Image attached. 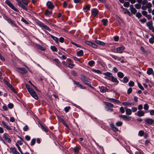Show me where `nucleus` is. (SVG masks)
<instances>
[{
    "label": "nucleus",
    "mask_w": 154,
    "mask_h": 154,
    "mask_svg": "<svg viewBox=\"0 0 154 154\" xmlns=\"http://www.w3.org/2000/svg\"><path fill=\"white\" fill-rule=\"evenodd\" d=\"M103 74L105 75L106 77H104L106 79L111 81L113 82L118 83L119 82L117 79L112 76V73L109 72H106L103 73Z\"/></svg>",
    "instance_id": "f257e3e1"
},
{
    "label": "nucleus",
    "mask_w": 154,
    "mask_h": 154,
    "mask_svg": "<svg viewBox=\"0 0 154 154\" xmlns=\"http://www.w3.org/2000/svg\"><path fill=\"white\" fill-rule=\"evenodd\" d=\"M81 79L83 82V83L87 85L90 87H92L91 85L89 82V79L86 78L84 75H81Z\"/></svg>",
    "instance_id": "f03ea898"
},
{
    "label": "nucleus",
    "mask_w": 154,
    "mask_h": 154,
    "mask_svg": "<svg viewBox=\"0 0 154 154\" xmlns=\"http://www.w3.org/2000/svg\"><path fill=\"white\" fill-rule=\"evenodd\" d=\"M146 24L149 29L154 33V27L153 26L152 22V21L148 22L146 23Z\"/></svg>",
    "instance_id": "7ed1b4c3"
},
{
    "label": "nucleus",
    "mask_w": 154,
    "mask_h": 154,
    "mask_svg": "<svg viewBox=\"0 0 154 154\" xmlns=\"http://www.w3.org/2000/svg\"><path fill=\"white\" fill-rule=\"evenodd\" d=\"M144 121L146 123L149 125H152L154 123V120L150 118H147L145 119Z\"/></svg>",
    "instance_id": "20e7f679"
},
{
    "label": "nucleus",
    "mask_w": 154,
    "mask_h": 154,
    "mask_svg": "<svg viewBox=\"0 0 154 154\" xmlns=\"http://www.w3.org/2000/svg\"><path fill=\"white\" fill-rule=\"evenodd\" d=\"M85 42L86 44L92 47L93 48H97V45L95 43H93L88 41H86Z\"/></svg>",
    "instance_id": "39448f33"
},
{
    "label": "nucleus",
    "mask_w": 154,
    "mask_h": 154,
    "mask_svg": "<svg viewBox=\"0 0 154 154\" xmlns=\"http://www.w3.org/2000/svg\"><path fill=\"white\" fill-rule=\"evenodd\" d=\"M5 17V19L7 20L9 23L11 24L12 25H14L15 26H16V24L15 23L14 21L7 17Z\"/></svg>",
    "instance_id": "423d86ee"
},
{
    "label": "nucleus",
    "mask_w": 154,
    "mask_h": 154,
    "mask_svg": "<svg viewBox=\"0 0 154 154\" xmlns=\"http://www.w3.org/2000/svg\"><path fill=\"white\" fill-rule=\"evenodd\" d=\"M2 124L4 127L6 128L9 131L11 129V128L4 121H2Z\"/></svg>",
    "instance_id": "0eeeda50"
},
{
    "label": "nucleus",
    "mask_w": 154,
    "mask_h": 154,
    "mask_svg": "<svg viewBox=\"0 0 154 154\" xmlns=\"http://www.w3.org/2000/svg\"><path fill=\"white\" fill-rule=\"evenodd\" d=\"M130 9L131 12L133 14H135L137 12V11L135 8H134L133 5H130Z\"/></svg>",
    "instance_id": "6e6552de"
},
{
    "label": "nucleus",
    "mask_w": 154,
    "mask_h": 154,
    "mask_svg": "<svg viewBox=\"0 0 154 154\" xmlns=\"http://www.w3.org/2000/svg\"><path fill=\"white\" fill-rule=\"evenodd\" d=\"M125 47L124 46H122L116 49L117 52H119V53H122V51L124 50Z\"/></svg>",
    "instance_id": "1a4fd4ad"
},
{
    "label": "nucleus",
    "mask_w": 154,
    "mask_h": 154,
    "mask_svg": "<svg viewBox=\"0 0 154 154\" xmlns=\"http://www.w3.org/2000/svg\"><path fill=\"white\" fill-rule=\"evenodd\" d=\"M91 11L92 14L94 16H96L98 14V10L96 8L92 9Z\"/></svg>",
    "instance_id": "9d476101"
},
{
    "label": "nucleus",
    "mask_w": 154,
    "mask_h": 154,
    "mask_svg": "<svg viewBox=\"0 0 154 154\" xmlns=\"http://www.w3.org/2000/svg\"><path fill=\"white\" fill-rule=\"evenodd\" d=\"M74 84H75L77 86L81 89H85V88L81 84H80L79 82H77L75 81L74 82Z\"/></svg>",
    "instance_id": "9b49d317"
},
{
    "label": "nucleus",
    "mask_w": 154,
    "mask_h": 154,
    "mask_svg": "<svg viewBox=\"0 0 154 154\" xmlns=\"http://www.w3.org/2000/svg\"><path fill=\"white\" fill-rule=\"evenodd\" d=\"M46 5L48 8L50 9H53L54 7V5L52 4L51 2L50 1H48Z\"/></svg>",
    "instance_id": "f8f14e48"
},
{
    "label": "nucleus",
    "mask_w": 154,
    "mask_h": 154,
    "mask_svg": "<svg viewBox=\"0 0 154 154\" xmlns=\"http://www.w3.org/2000/svg\"><path fill=\"white\" fill-rule=\"evenodd\" d=\"M35 47L38 49H40L42 51H44L45 50V49L44 47L42 46V45H40L38 44H35Z\"/></svg>",
    "instance_id": "ddd939ff"
},
{
    "label": "nucleus",
    "mask_w": 154,
    "mask_h": 154,
    "mask_svg": "<svg viewBox=\"0 0 154 154\" xmlns=\"http://www.w3.org/2000/svg\"><path fill=\"white\" fill-rule=\"evenodd\" d=\"M39 25L42 27L44 28V29L48 30L49 31H51V29H50L48 26H47L46 25H45L43 23L41 22H40L39 23Z\"/></svg>",
    "instance_id": "4468645a"
},
{
    "label": "nucleus",
    "mask_w": 154,
    "mask_h": 154,
    "mask_svg": "<svg viewBox=\"0 0 154 154\" xmlns=\"http://www.w3.org/2000/svg\"><path fill=\"white\" fill-rule=\"evenodd\" d=\"M18 69L20 70V71L18 70L19 72L22 74H24L27 72L26 70L24 68H18Z\"/></svg>",
    "instance_id": "2eb2a0df"
},
{
    "label": "nucleus",
    "mask_w": 154,
    "mask_h": 154,
    "mask_svg": "<svg viewBox=\"0 0 154 154\" xmlns=\"http://www.w3.org/2000/svg\"><path fill=\"white\" fill-rule=\"evenodd\" d=\"M17 1L18 2V5L19 6L22 7L23 9L26 11L27 10V9L26 7L23 5L21 2L19 0Z\"/></svg>",
    "instance_id": "dca6fc26"
},
{
    "label": "nucleus",
    "mask_w": 154,
    "mask_h": 154,
    "mask_svg": "<svg viewBox=\"0 0 154 154\" xmlns=\"http://www.w3.org/2000/svg\"><path fill=\"white\" fill-rule=\"evenodd\" d=\"M110 125L111 127L112 130L114 131L117 132L119 131L118 129L113 124L111 123L110 124Z\"/></svg>",
    "instance_id": "f3484780"
},
{
    "label": "nucleus",
    "mask_w": 154,
    "mask_h": 154,
    "mask_svg": "<svg viewBox=\"0 0 154 154\" xmlns=\"http://www.w3.org/2000/svg\"><path fill=\"white\" fill-rule=\"evenodd\" d=\"M100 92L102 93H105L108 91V89L106 87L104 86L100 87Z\"/></svg>",
    "instance_id": "a211bd4d"
},
{
    "label": "nucleus",
    "mask_w": 154,
    "mask_h": 154,
    "mask_svg": "<svg viewBox=\"0 0 154 154\" xmlns=\"http://www.w3.org/2000/svg\"><path fill=\"white\" fill-rule=\"evenodd\" d=\"M125 109H126V113L127 115H130L131 114L132 112L130 109H128L127 107H125Z\"/></svg>",
    "instance_id": "6ab92c4d"
},
{
    "label": "nucleus",
    "mask_w": 154,
    "mask_h": 154,
    "mask_svg": "<svg viewBox=\"0 0 154 154\" xmlns=\"http://www.w3.org/2000/svg\"><path fill=\"white\" fill-rule=\"evenodd\" d=\"M123 105L124 106H133L135 104V103L133 102H123L122 103Z\"/></svg>",
    "instance_id": "aec40b11"
},
{
    "label": "nucleus",
    "mask_w": 154,
    "mask_h": 154,
    "mask_svg": "<svg viewBox=\"0 0 154 154\" xmlns=\"http://www.w3.org/2000/svg\"><path fill=\"white\" fill-rule=\"evenodd\" d=\"M145 112L143 111L140 110L138 111L137 112V115L139 116H142L144 115Z\"/></svg>",
    "instance_id": "412c9836"
},
{
    "label": "nucleus",
    "mask_w": 154,
    "mask_h": 154,
    "mask_svg": "<svg viewBox=\"0 0 154 154\" xmlns=\"http://www.w3.org/2000/svg\"><path fill=\"white\" fill-rule=\"evenodd\" d=\"M13 154H20V153L16 150V149L15 148L11 147L10 148Z\"/></svg>",
    "instance_id": "4be33fe9"
},
{
    "label": "nucleus",
    "mask_w": 154,
    "mask_h": 154,
    "mask_svg": "<svg viewBox=\"0 0 154 154\" xmlns=\"http://www.w3.org/2000/svg\"><path fill=\"white\" fill-rule=\"evenodd\" d=\"M95 42L97 44L101 45H104L105 44V43L104 42L98 40H95Z\"/></svg>",
    "instance_id": "5701e85b"
},
{
    "label": "nucleus",
    "mask_w": 154,
    "mask_h": 154,
    "mask_svg": "<svg viewBox=\"0 0 154 154\" xmlns=\"http://www.w3.org/2000/svg\"><path fill=\"white\" fill-rule=\"evenodd\" d=\"M108 99L111 100L113 102L116 103H117L119 104L121 103V102L119 100H117L115 99L111 98H108Z\"/></svg>",
    "instance_id": "b1692460"
},
{
    "label": "nucleus",
    "mask_w": 154,
    "mask_h": 154,
    "mask_svg": "<svg viewBox=\"0 0 154 154\" xmlns=\"http://www.w3.org/2000/svg\"><path fill=\"white\" fill-rule=\"evenodd\" d=\"M153 72V69L151 68H148L147 71V73L149 75H150L152 74Z\"/></svg>",
    "instance_id": "393cba45"
},
{
    "label": "nucleus",
    "mask_w": 154,
    "mask_h": 154,
    "mask_svg": "<svg viewBox=\"0 0 154 154\" xmlns=\"http://www.w3.org/2000/svg\"><path fill=\"white\" fill-rule=\"evenodd\" d=\"M123 119L125 121H129L131 120V117L130 116H128L126 115H125L123 118Z\"/></svg>",
    "instance_id": "a878e982"
},
{
    "label": "nucleus",
    "mask_w": 154,
    "mask_h": 154,
    "mask_svg": "<svg viewBox=\"0 0 154 154\" xmlns=\"http://www.w3.org/2000/svg\"><path fill=\"white\" fill-rule=\"evenodd\" d=\"M105 105H106V106L109 107H111L113 106V105L112 103H109L108 102H105Z\"/></svg>",
    "instance_id": "bb28decb"
},
{
    "label": "nucleus",
    "mask_w": 154,
    "mask_h": 154,
    "mask_svg": "<svg viewBox=\"0 0 154 154\" xmlns=\"http://www.w3.org/2000/svg\"><path fill=\"white\" fill-rule=\"evenodd\" d=\"M50 36L51 38L53 39H54L57 43H58L59 39L55 37L52 35H51Z\"/></svg>",
    "instance_id": "cd10ccee"
},
{
    "label": "nucleus",
    "mask_w": 154,
    "mask_h": 154,
    "mask_svg": "<svg viewBox=\"0 0 154 154\" xmlns=\"http://www.w3.org/2000/svg\"><path fill=\"white\" fill-rule=\"evenodd\" d=\"M118 76L120 78H122L124 76V75L123 73L121 72H119L117 73Z\"/></svg>",
    "instance_id": "c85d7f7f"
},
{
    "label": "nucleus",
    "mask_w": 154,
    "mask_h": 154,
    "mask_svg": "<svg viewBox=\"0 0 154 154\" xmlns=\"http://www.w3.org/2000/svg\"><path fill=\"white\" fill-rule=\"evenodd\" d=\"M102 22L104 25L106 26L107 24L108 21L106 19H103L102 20Z\"/></svg>",
    "instance_id": "c756f323"
},
{
    "label": "nucleus",
    "mask_w": 154,
    "mask_h": 154,
    "mask_svg": "<svg viewBox=\"0 0 154 154\" xmlns=\"http://www.w3.org/2000/svg\"><path fill=\"white\" fill-rule=\"evenodd\" d=\"M77 55L79 56H82L83 55V51L82 50L78 51L77 53Z\"/></svg>",
    "instance_id": "7c9ffc66"
},
{
    "label": "nucleus",
    "mask_w": 154,
    "mask_h": 154,
    "mask_svg": "<svg viewBox=\"0 0 154 154\" xmlns=\"http://www.w3.org/2000/svg\"><path fill=\"white\" fill-rule=\"evenodd\" d=\"M60 121L67 128L68 127V125L66 123V122L63 119H60Z\"/></svg>",
    "instance_id": "2f4dec72"
},
{
    "label": "nucleus",
    "mask_w": 154,
    "mask_h": 154,
    "mask_svg": "<svg viewBox=\"0 0 154 154\" xmlns=\"http://www.w3.org/2000/svg\"><path fill=\"white\" fill-rule=\"evenodd\" d=\"M31 95L36 100H37L38 98V96L35 92L34 93Z\"/></svg>",
    "instance_id": "473e14b6"
},
{
    "label": "nucleus",
    "mask_w": 154,
    "mask_h": 154,
    "mask_svg": "<svg viewBox=\"0 0 154 154\" xmlns=\"http://www.w3.org/2000/svg\"><path fill=\"white\" fill-rule=\"evenodd\" d=\"M4 83L9 88H11L12 86L11 85V84L8 82L7 81H4Z\"/></svg>",
    "instance_id": "72a5a7b5"
},
{
    "label": "nucleus",
    "mask_w": 154,
    "mask_h": 154,
    "mask_svg": "<svg viewBox=\"0 0 154 154\" xmlns=\"http://www.w3.org/2000/svg\"><path fill=\"white\" fill-rule=\"evenodd\" d=\"M9 137V135L6 133H5L3 135V138L5 140H6Z\"/></svg>",
    "instance_id": "f704fd0d"
},
{
    "label": "nucleus",
    "mask_w": 154,
    "mask_h": 154,
    "mask_svg": "<svg viewBox=\"0 0 154 154\" xmlns=\"http://www.w3.org/2000/svg\"><path fill=\"white\" fill-rule=\"evenodd\" d=\"M52 14V12L51 11H49L48 10H46L45 12V15L46 16H48L49 15L51 14Z\"/></svg>",
    "instance_id": "c9c22d12"
},
{
    "label": "nucleus",
    "mask_w": 154,
    "mask_h": 154,
    "mask_svg": "<svg viewBox=\"0 0 154 154\" xmlns=\"http://www.w3.org/2000/svg\"><path fill=\"white\" fill-rule=\"evenodd\" d=\"M21 20L23 22L26 24H29V23L23 17H22L21 19Z\"/></svg>",
    "instance_id": "e433bc0d"
},
{
    "label": "nucleus",
    "mask_w": 154,
    "mask_h": 154,
    "mask_svg": "<svg viewBox=\"0 0 154 154\" xmlns=\"http://www.w3.org/2000/svg\"><path fill=\"white\" fill-rule=\"evenodd\" d=\"M40 124L42 129H43L46 132H48V131L47 128L41 124Z\"/></svg>",
    "instance_id": "4c0bfd02"
},
{
    "label": "nucleus",
    "mask_w": 154,
    "mask_h": 154,
    "mask_svg": "<svg viewBox=\"0 0 154 154\" xmlns=\"http://www.w3.org/2000/svg\"><path fill=\"white\" fill-rule=\"evenodd\" d=\"M36 140L35 138L32 139L31 140V146H33L34 145L35 143Z\"/></svg>",
    "instance_id": "58836bf2"
},
{
    "label": "nucleus",
    "mask_w": 154,
    "mask_h": 154,
    "mask_svg": "<svg viewBox=\"0 0 154 154\" xmlns=\"http://www.w3.org/2000/svg\"><path fill=\"white\" fill-rule=\"evenodd\" d=\"M10 7L11 8L14 10L16 12H18L19 11L16 8H15V7L13 4H12V5Z\"/></svg>",
    "instance_id": "ea45409f"
},
{
    "label": "nucleus",
    "mask_w": 154,
    "mask_h": 154,
    "mask_svg": "<svg viewBox=\"0 0 154 154\" xmlns=\"http://www.w3.org/2000/svg\"><path fill=\"white\" fill-rule=\"evenodd\" d=\"M111 56L112 58L114 59L115 60H120V58L116 56L112 55Z\"/></svg>",
    "instance_id": "a19ab883"
},
{
    "label": "nucleus",
    "mask_w": 154,
    "mask_h": 154,
    "mask_svg": "<svg viewBox=\"0 0 154 154\" xmlns=\"http://www.w3.org/2000/svg\"><path fill=\"white\" fill-rule=\"evenodd\" d=\"M54 61L56 62V65L57 66H59L60 64V62L59 61L58 59H55Z\"/></svg>",
    "instance_id": "79ce46f5"
},
{
    "label": "nucleus",
    "mask_w": 154,
    "mask_h": 154,
    "mask_svg": "<svg viewBox=\"0 0 154 154\" xmlns=\"http://www.w3.org/2000/svg\"><path fill=\"white\" fill-rule=\"evenodd\" d=\"M5 3L8 5L10 7L13 4L8 0H6L5 1Z\"/></svg>",
    "instance_id": "37998d69"
},
{
    "label": "nucleus",
    "mask_w": 154,
    "mask_h": 154,
    "mask_svg": "<svg viewBox=\"0 0 154 154\" xmlns=\"http://www.w3.org/2000/svg\"><path fill=\"white\" fill-rule=\"evenodd\" d=\"M147 8H150L152 7V5L150 2L147 3L146 5Z\"/></svg>",
    "instance_id": "c03bdc74"
},
{
    "label": "nucleus",
    "mask_w": 154,
    "mask_h": 154,
    "mask_svg": "<svg viewBox=\"0 0 154 154\" xmlns=\"http://www.w3.org/2000/svg\"><path fill=\"white\" fill-rule=\"evenodd\" d=\"M123 82L125 83H126L128 81V79L127 77H125L123 79Z\"/></svg>",
    "instance_id": "a18cd8bd"
},
{
    "label": "nucleus",
    "mask_w": 154,
    "mask_h": 154,
    "mask_svg": "<svg viewBox=\"0 0 154 154\" xmlns=\"http://www.w3.org/2000/svg\"><path fill=\"white\" fill-rule=\"evenodd\" d=\"M144 134V131L142 130L140 131L138 133V135L140 136H142Z\"/></svg>",
    "instance_id": "49530a36"
},
{
    "label": "nucleus",
    "mask_w": 154,
    "mask_h": 154,
    "mask_svg": "<svg viewBox=\"0 0 154 154\" xmlns=\"http://www.w3.org/2000/svg\"><path fill=\"white\" fill-rule=\"evenodd\" d=\"M122 125V122L119 121L117 122L116 123V125L118 126H120Z\"/></svg>",
    "instance_id": "de8ad7c7"
},
{
    "label": "nucleus",
    "mask_w": 154,
    "mask_h": 154,
    "mask_svg": "<svg viewBox=\"0 0 154 154\" xmlns=\"http://www.w3.org/2000/svg\"><path fill=\"white\" fill-rule=\"evenodd\" d=\"M51 49L54 51H57V48L54 46H51Z\"/></svg>",
    "instance_id": "09e8293b"
},
{
    "label": "nucleus",
    "mask_w": 154,
    "mask_h": 154,
    "mask_svg": "<svg viewBox=\"0 0 154 154\" xmlns=\"http://www.w3.org/2000/svg\"><path fill=\"white\" fill-rule=\"evenodd\" d=\"M130 5V3L128 2H124V6L125 7H128Z\"/></svg>",
    "instance_id": "8fccbe9b"
},
{
    "label": "nucleus",
    "mask_w": 154,
    "mask_h": 154,
    "mask_svg": "<svg viewBox=\"0 0 154 154\" xmlns=\"http://www.w3.org/2000/svg\"><path fill=\"white\" fill-rule=\"evenodd\" d=\"M90 5H87L85 7H84L83 8V9L86 10H89L90 9Z\"/></svg>",
    "instance_id": "3c124183"
},
{
    "label": "nucleus",
    "mask_w": 154,
    "mask_h": 154,
    "mask_svg": "<svg viewBox=\"0 0 154 154\" xmlns=\"http://www.w3.org/2000/svg\"><path fill=\"white\" fill-rule=\"evenodd\" d=\"M94 63V62L93 60H91L89 62L88 64L90 66H92Z\"/></svg>",
    "instance_id": "603ef678"
},
{
    "label": "nucleus",
    "mask_w": 154,
    "mask_h": 154,
    "mask_svg": "<svg viewBox=\"0 0 154 154\" xmlns=\"http://www.w3.org/2000/svg\"><path fill=\"white\" fill-rule=\"evenodd\" d=\"M140 50L141 51H142L143 52V53H144L145 54H147V52L146 51V50H145V49H144V48L142 46L141 47Z\"/></svg>",
    "instance_id": "864d4df0"
},
{
    "label": "nucleus",
    "mask_w": 154,
    "mask_h": 154,
    "mask_svg": "<svg viewBox=\"0 0 154 154\" xmlns=\"http://www.w3.org/2000/svg\"><path fill=\"white\" fill-rule=\"evenodd\" d=\"M135 7L137 9H140L141 8V5L139 4H137L135 5Z\"/></svg>",
    "instance_id": "5fc2aeb1"
},
{
    "label": "nucleus",
    "mask_w": 154,
    "mask_h": 154,
    "mask_svg": "<svg viewBox=\"0 0 154 154\" xmlns=\"http://www.w3.org/2000/svg\"><path fill=\"white\" fill-rule=\"evenodd\" d=\"M134 82L133 81H130L128 83V85L129 86L131 87L134 86Z\"/></svg>",
    "instance_id": "6e6d98bb"
},
{
    "label": "nucleus",
    "mask_w": 154,
    "mask_h": 154,
    "mask_svg": "<svg viewBox=\"0 0 154 154\" xmlns=\"http://www.w3.org/2000/svg\"><path fill=\"white\" fill-rule=\"evenodd\" d=\"M143 108L146 110H147L149 109V106L147 104H145L144 105Z\"/></svg>",
    "instance_id": "4d7b16f0"
},
{
    "label": "nucleus",
    "mask_w": 154,
    "mask_h": 154,
    "mask_svg": "<svg viewBox=\"0 0 154 154\" xmlns=\"http://www.w3.org/2000/svg\"><path fill=\"white\" fill-rule=\"evenodd\" d=\"M23 130L24 131H26L28 130L29 128L27 125H26L23 128Z\"/></svg>",
    "instance_id": "13d9d810"
},
{
    "label": "nucleus",
    "mask_w": 154,
    "mask_h": 154,
    "mask_svg": "<svg viewBox=\"0 0 154 154\" xmlns=\"http://www.w3.org/2000/svg\"><path fill=\"white\" fill-rule=\"evenodd\" d=\"M74 152L76 153H78L79 152V149L78 147H75L74 149Z\"/></svg>",
    "instance_id": "bf43d9fd"
},
{
    "label": "nucleus",
    "mask_w": 154,
    "mask_h": 154,
    "mask_svg": "<svg viewBox=\"0 0 154 154\" xmlns=\"http://www.w3.org/2000/svg\"><path fill=\"white\" fill-rule=\"evenodd\" d=\"M137 84L138 86L142 90H144V88L140 83H138Z\"/></svg>",
    "instance_id": "052dcab7"
},
{
    "label": "nucleus",
    "mask_w": 154,
    "mask_h": 154,
    "mask_svg": "<svg viewBox=\"0 0 154 154\" xmlns=\"http://www.w3.org/2000/svg\"><path fill=\"white\" fill-rule=\"evenodd\" d=\"M120 110L122 113H124L125 111L123 107H121L120 108Z\"/></svg>",
    "instance_id": "680f3d73"
},
{
    "label": "nucleus",
    "mask_w": 154,
    "mask_h": 154,
    "mask_svg": "<svg viewBox=\"0 0 154 154\" xmlns=\"http://www.w3.org/2000/svg\"><path fill=\"white\" fill-rule=\"evenodd\" d=\"M142 16V14L138 12L136 14V16L138 18H140Z\"/></svg>",
    "instance_id": "e2e57ef3"
},
{
    "label": "nucleus",
    "mask_w": 154,
    "mask_h": 154,
    "mask_svg": "<svg viewBox=\"0 0 154 154\" xmlns=\"http://www.w3.org/2000/svg\"><path fill=\"white\" fill-rule=\"evenodd\" d=\"M149 42L151 44H153L154 42V38H151L149 39Z\"/></svg>",
    "instance_id": "0e129e2a"
},
{
    "label": "nucleus",
    "mask_w": 154,
    "mask_h": 154,
    "mask_svg": "<svg viewBox=\"0 0 154 154\" xmlns=\"http://www.w3.org/2000/svg\"><path fill=\"white\" fill-rule=\"evenodd\" d=\"M132 89L131 88H129L128 90L127 93L130 94L132 91Z\"/></svg>",
    "instance_id": "69168bd1"
},
{
    "label": "nucleus",
    "mask_w": 154,
    "mask_h": 154,
    "mask_svg": "<svg viewBox=\"0 0 154 154\" xmlns=\"http://www.w3.org/2000/svg\"><path fill=\"white\" fill-rule=\"evenodd\" d=\"M13 104L11 103H10L8 105V107L10 109L12 108L13 107Z\"/></svg>",
    "instance_id": "338daca9"
},
{
    "label": "nucleus",
    "mask_w": 154,
    "mask_h": 154,
    "mask_svg": "<svg viewBox=\"0 0 154 154\" xmlns=\"http://www.w3.org/2000/svg\"><path fill=\"white\" fill-rule=\"evenodd\" d=\"M137 110V108L135 107H132L131 109V111L133 112H136Z\"/></svg>",
    "instance_id": "774afa93"
}]
</instances>
